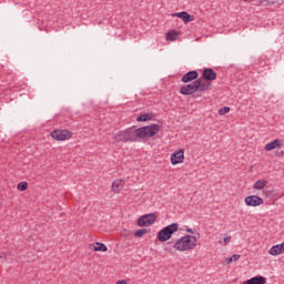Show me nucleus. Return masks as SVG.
Returning a JSON list of instances; mask_svg holds the SVG:
<instances>
[{
    "label": "nucleus",
    "mask_w": 284,
    "mask_h": 284,
    "mask_svg": "<svg viewBox=\"0 0 284 284\" xmlns=\"http://www.w3.org/2000/svg\"><path fill=\"white\" fill-rule=\"evenodd\" d=\"M159 132H161V125L153 123L138 129L128 128L119 131L113 135V140L115 143H139V141H144V139L156 136Z\"/></svg>",
    "instance_id": "obj_1"
},
{
    "label": "nucleus",
    "mask_w": 284,
    "mask_h": 284,
    "mask_svg": "<svg viewBox=\"0 0 284 284\" xmlns=\"http://www.w3.org/2000/svg\"><path fill=\"white\" fill-rule=\"evenodd\" d=\"M196 236L194 235H184L180 237L173 245L176 252H190L196 247Z\"/></svg>",
    "instance_id": "obj_2"
},
{
    "label": "nucleus",
    "mask_w": 284,
    "mask_h": 284,
    "mask_svg": "<svg viewBox=\"0 0 284 284\" xmlns=\"http://www.w3.org/2000/svg\"><path fill=\"white\" fill-rule=\"evenodd\" d=\"M178 231H179V224L172 223L165 226L164 229H162L161 231H159L158 239L162 243H165L166 241H170L172 239V234H174V232H178Z\"/></svg>",
    "instance_id": "obj_3"
},
{
    "label": "nucleus",
    "mask_w": 284,
    "mask_h": 284,
    "mask_svg": "<svg viewBox=\"0 0 284 284\" xmlns=\"http://www.w3.org/2000/svg\"><path fill=\"white\" fill-rule=\"evenodd\" d=\"M155 222H156V215L154 213H149L138 219L139 227H150V225H153V223Z\"/></svg>",
    "instance_id": "obj_4"
},
{
    "label": "nucleus",
    "mask_w": 284,
    "mask_h": 284,
    "mask_svg": "<svg viewBox=\"0 0 284 284\" xmlns=\"http://www.w3.org/2000/svg\"><path fill=\"white\" fill-rule=\"evenodd\" d=\"M51 136L55 141H68V139L72 138V133L68 130H54Z\"/></svg>",
    "instance_id": "obj_5"
},
{
    "label": "nucleus",
    "mask_w": 284,
    "mask_h": 284,
    "mask_svg": "<svg viewBox=\"0 0 284 284\" xmlns=\"http://www.w3.org/2000/svg\"><path fill=\"white\" fill-rule=\"evenodd\" d=\"M194 92H199V87L196 85V80L193 81L192 84H185L181 87L180 94L184 97H190V94H194Z\"/></svg>",
    "instance_id": "obj_6"
},
{
    "label": "nucleus",
    "mask_w": 284,
    "mask_h": 284,
    "mask_svg": "<svg viewBox=\"0 0 284 284\" xmlns=\"http://www.w3.org/2000/svg\"><path fill=\"white\" fill-rule=\"evenodd\" d=\"M244 201L248 207H258V205H263L264 203L263 199L258 195H248Z\"/></svg>",
    "instance_id": "obj_7"
},
{
    "label": "nucleus",
    "mask_w": 284,
    "mask_h": 284,
    "mask_svg": "<svg viewBox=\"0 0 284 284\" xmlns=\"http://www.w3.org/2000/svg\"><path fill=\"white\" fill-rule=\"evenodd\" d=\"M185 160V151L180 149L178 152L171 154V163L172 165H179V163H183Z\"/></svg>",
    "instance_id": "obj_8"
},
{
    "label": "nucleus",
    "mask_w": 284,
    "mask_h": 284,
    "mask_svg": "<svg viewBox=\"0 0 284 284\" xmlns=\"http://www.w3.org/2000/svg\"><path fill=\"white\" fill-rule=\"evenodd\" d=\"M123 187H125V182L121 179H118L113 181L111 192L114 194H120L123 191Z\"/></svg>",
    "instance_id": "obj_9"
},
{
    "label": "nucleus",
    "mask_w": 284,
    "mask_h": 284,
    "mask_svg": "<svg viewBox=\"0 0 284 284\" xmlns=\"http://www.w3.org/2000/svg\"><path fill=\"white\" fill-rule=\"evenodd\" d=\"M195 85H197V92H207L212 90V84L210 82H204L202 79L195 80Z\"/></svg>",
    "instance_id": "obj_10"
},
{
    "label": "nucleus",
    "mask_w": 284,
    "mask_h": 284,
    "mask_svg": "<svg viewBox=\"0 0 284 284\" xmlns=\"http://www.w3.org/2000/svg\"><path fill=\"white\" fill-rule=\"evenodd\" d=\"M278 148H283V140H273L265 144L266 152H272V150H278Z\"/></svg>",
    "instance_id": "obj_11"
},
{
    "label": "nucleus",
    "mask_w": 284,
    "mask_h": 284,
    "mask_svg": "<svg viewBox=\"0 0 284 284\" xmlns=\"http://www.w3.org/2000/svg\"><path fill=\"white\" fill-rule=\"evenodd\" d=\"M195 79H199V72L197 71H189L185 73L181 81L182 83H190V81H195Z\"/></svg>",
    "instance_id": "obj_12"
},
{
    "label": "nucleus",
    "mask_w": 284,
    "mask_h": 284,
    "mask_svg": "<svg viewBox=\"0 0 284 284\" xmlns=\"http://www.w3.org/2000/svg\"><path fill=\"white\" fill-rule=\"evenodd\" d=\"M173 17H179V19H182L184 23H190V21H193L194 19L190 13H187V11L173 13Z\"/></svg>",
    "instance_id": "obj_13"
},
{
    "label": "nucleus",
    "mask_w": 284,
    "mask_h": 284,
    "mask_svg": "<svg viewBox=\"0 0 284 284\" xmlns=\"http://www.w3.org/2000/svg\"><path fill=\"white\" fill-rule=\"evenodd\" d=\"M203 78L206 81H214L216 79V73L213 71L212 68H206L203 71Z\"/></svg>",
    "instance_id": "obj_14"
},
{
    "label": "nucleus",
    "mask_w": 284,
    "mask_h": 284,
    "mask_svg": "<svg viewBox=\"0 0 284 284\" xmlns=\"http://www.w3.org/2000/svg\"><path fill=\"white\" fill-rule=\"evenodd\" d=\"M268 254H271V256H280V254H283V253L281 251V246L276 244L268 250Z\"/></svg>",
    "instance_id": "obj_15"
},
{
    "label": "nucleus",
    "mask_w": 284,
    "mask_h": 284,
    "mask_svg": "<svg viewBox=\"0 0 284 284\" xmlns=\"http://www.w3.org/2000/svg\"><path fill=\"white\" fill-rule=\"evenodd\" d=\"M179 39V32L176 31H169L166 33V41H176Z\"/></svg>",
    "instance_id": "obj_16"
},
{
    "label": "nucleus",
    "mask_w": 284,
    "mask_h": 284,
    "mask_svg": "<svg viewBox=\"0 0 284 284\" xmlns=\"http://www.w3.org/2000/svg\"><path fill=\"white\" fill-rule=\"evenodd\" d=\"M151 120H152V114H150V113H144L136 118V121L139 123L144 122V121H151Z\"/></svg>",
    "instance_id": "obj_17"
},
{
    "label": "nucleus",
    "mask_w": 284,
    "mask_h": 284,
    "mask_svg": "<svg viewBox=\"0 0 284 284\" xmlns=\"http://www.w3.org/2000/svg\"><path fill=\"white\" fill-rule=\"evenodd\" d=\"M265 185H267V181L257 180L254 184V190H264Z\"/></svg>",
    "instance_id": "obj_18"
},
{
    "label": "nucleus",
    "mask_w": 284,
    "mask_h": 284,
    "mask_svg": "<svg viewBox=\"0 0 284 284\" xmlns=\"http://www.w3.org/2000/svg\"><path fill=\"white\" fill-rule=\"evenodd\" d=\"M108 246L101 242H97L94 245V252H105Z\"/></svg>",
    "instance_id": "obj_19"
},
{
    "label": "nucleus",
    "mask_w": 284,
    "mask_h": 284,
    "mask_svg": "<svg viewBox=\"0 0 284 284\" xmlns=\"http://www.w3.org/2000/svg\"><path fill=\"white\" fill-rule=\"evenodd\" d=\"M144 234H148V229H140L134 232L135 239H141Z\"/></svg>",
    "instance_id": "obj_20"
},
{
    "label": "nucleus",
    "mask_w": 284,
    "mask_h": 284,
    "mask_svg": "<svg viewBox=\"0 0 284 284\" xmlns=\"http://www.w3.org/2000/svg\"><path fill=\"white\" fill-rule=\"evenodd\" d=\"M18 190H19L20 192H26V191L28 190V182H20V183L18 184Z\"/></svg>",
    "instance_id": "obj_21"
},
{
    "label": "nucleus",
    "mask_w": 284,
    "mask_h": 284,
    "mask_svg": "<svg viewBox=\"0 0 284 284\" xmlns=\"http://www.w3.org/2000/svg\"><path fill=\"white\" fill-rule=\"evenodd\" d=\"M230 112L229 106H223L222 109L219 110V114L223 116L224 114H227Z\"/></svg>",
    "instance_id": "obj_22"
},
{
    "label": "nucleus",
    "mask_w": 284,
    "mask_h": 284,
    "mask_svg": "<svg viewBox=\"0 0 284 284\" xmlns=\"http://www.w3.org/2000/svg\"><path fill=\"white\" fill-rule=\"evenodd\" d=\"M230 241H232V237L231 236H226L223 239V242H220L221 245H227L230 243Z\"/></svg>",
    "instance_id": "obj_23"
},
{
    "label": "nucleus",
    "mask_w": 284,
    "mask_h": 284,
    "mask_svg": "<svg viewBox=\"0 0 284 284\" xmlns=\"http://www.w3.org/2000/svg\"><path fill=\"white\" fill-rule=\"evenodd\" d=\"M231 258H232L233 262H236V261H239V258H241V255L240 254H233L231 256Z\"/></svg>",
    "instance_id": "obj_24"
},
{
    "label": "nucleus",
    "mask_w": 284,
    "mask_h": 284,
    "mask_svg": "<svg viewBox=\"0 0 284 284\" xmlns=\"http://www.w3.org/2000/svg\"><path fill=\"white\" fill-rule=\"evenodd\" d=\"M278 246H280V250H281V252H282V254L284 253V242L283 243H281V244H277Z\"/></svg>",
    "instance_id": "obj_25"
},
{
    "label": "nucleus",
    "mask_w": 284,
    "mask_h": 284,
    "mask_svg": "<svg viewBox=\"0 0 284 284\" xmlns=\"http://www.w3.org/2000/svg\"><path fill=\"white\" fill-rule=\"evenodd\" d=\"M116 284H128V282L125 280H120L116 282Z\"/></svg>",
    "instance_id": "obj_26"
},
{
    "label": "nucleus",
    "mask_w": 284,
    "mask_h": 284,
    "mask_svg": "<svg viewBox=\"0 0 284 284\" xmlns=\"http://www.w3.org/2000/svg\"><path fill=\"white\" fill-rule=\"evenodd\" d=\"M186 232H189V234H194V230L193 229H186Z\"/></svg>",
    "instance_id": "obj_27"
},
{
    "label": "nucleus",
    "mask_w": 284,
    "mask_h": 284,
    "mask_svg": "<svg viewBox=\"0 0 284 284\" xmlns=\"http://www.w3.org/2000/svg\"><path fill=\"white\" fill-rule=\"evenodd\" d=\"M226 263H227V264L233 263L232 257L226 258Z\"/></svg>",
    "instance_id": "obj_28"
},
{
    "label": "nucleus",
    "mask_w": 284,
    "mask_h": 284,
    "mask_svg": "<svg viewBox=\"0 0 284 284\" xmlns=\"http://www.w3.org/2000/svg\"><path fill=\"white\" fill-rule=\"evenodd\" d=\"M272 192L271 191H267L266 194H271Z\"/></svg>",
    "instance_id": "obj_29"
}]
</instances>
